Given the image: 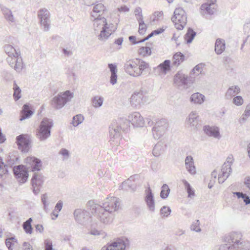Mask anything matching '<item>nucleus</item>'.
<instances>
[{
	"instance_id": "5701e85b",
	"label": "nucleus",
	"mask_w": 250,
	"mask_h": 250,
	"mask_svg": "<svg viewBox=\"0 0 250 250\" xmlns=\"http://www.w3.org/2000/svg\"><path fill=\"white\" fill-rule=\"evenodd\" d=\"M167 148L166 144L162 141L158 142L153 149V154L155 157H159L162 154Z\"/></svg>"
},
{
	"instance_id": "72a5a7b5",
	"label": "nucleus",
	"mask_w": 250,
	"mask_h": 250,
	"mask_svg": "<svg viewBox=\"0 0 250 250\" xmlns=\"http://www.w3.org/2000/svg\"><path fill=\"white\" fill-rule=\"evenodd\" d=\"M204 99L205 96L199 93H195L191 96L190 101L194 104H201L204 102Z\"/></svg>"
},
{
	"instance_id": "6e6d98bb",
	"label": "nucleus",
	"mask_w": 250,
	"mask_h": 250,
	"mask_svg": "<svg viewBox=\"0 0 250 250\" xmlns=\"http://www.w3.org/2000/svg\"><path fill=\"white\" fill-rule=\"evenodd\" d=\"M90 234L93 235H102L103 238H104L105 236L104 234V232L103 231H99L96 229H92L90 231Z\"/></svg>"
},
{
	"instance_id": "09e8293b",
	"label": "nucleus",
	"mask_w": 250,
	"mask_h": 250,
	"mask_svg": "<svg viewBox=\"0 0 250 250\" xmlns=\"http://www.w3.org/2000/svg\"><path fill=\"white\" fill-rule=\"evenodd\" d=\"M171 210L167 206H163L160 209V214L163 217H167L170 214Z\"/></svg>"
},
{
	"instance_id": "cd10ccee",
	"label": "nucleus",
	"mask_w": 250,
	"mask_h": 250,
	"mask_svg": "<svg viewBox=\"0 0 250 250\" xmlns=\"http://www.w3.org/2000/svg\"><path fill=\"white\" fill-rule=\"evenodd\" d=\"M108 68L110 69L111 72V76L110 78V83L114 85L117 83V66L115 64L109 63L108 65Z\"/></svg>"
},
{
	"instance_id": "c9c22d12",
	"label": "nucleus",
	"mask_w": 250,
	"mask_h": 250,
	"mask_svg": "<svg viewBox=\"0 0 250 250\" xmlns=\"http://www.w3.org/2000/svg\"><path fill=\"white\" fill-rule=\"evenodd\" d=\"M196 35V32H195L191 28H188L187 32L185 34L184 37L187 43H191Z\"/></svg>"
},
{
	"instance_id": "393cba45",
	"label": "nucleus",
	"mask_w": 250,
	"mask_h": 250,
	"mask_svg": "<svg viewBox=\"0 0 250 250\" xmlns=\"http://www.w3.org/2000/svg\"><path fill=\"white\" fill-rule=\"evenodd\" d=\"M185 165L186 169L191 174L196 173V168L194 165L193 158L191 156H188L185 159Z\"/></svg>"
},
{
	"instance_id": "2eb2a0df",
	"label": "nucleus",
	"mask_w": 250,
	"mask_h": 250,
	"mask_svg": "<svg viewBox=\"0 0 250 250\" xmlns=\"http://www.w3.org/2000/svg\"><path fill=\"white\" fill-rule=\"evenodd\" d=\"M9 65L14 68L18 72H20L22 69L23 62L21 57L19 56H9L6 59Z\"/></svg>"
},
{
	"instance_id": "0eeeda50",
	"label": "nucleus",
	"mask_w": 250,
	"mask_h": 250,
	"mask_svg": "<svg viewBox=\"0 0 250 250\" xmlns=\"http://www.w3.org/2000/svg\"><path fill=\"white\" fill-rule=\"evenodd\" d=\"M173 82L179 88H188L192 84V82L187 75L181 72H178L174 76Z\"/></svg>"
},
{
	"instance_id": "49530a36",
	"label": "nucleus",
	"mask_w": 250,
	"mask_h": 250,
	"mask_svg": "<svg viewBox=\"0 0 250 250\" xmlns=\"http://www.w3.org/2000/svg\"><path fill=\"white\" fill-rule=\"evenodd\" d=\"M84 120V118L81 114L74 116L73 118L72 124L74 126H77L81 124Z\"/></svg>"
},
{
	"instance_id": "a878e982",
	"label": "nucleus",
	"mask_w": 250,
	"mask_h": 250,
	"mask_svg": "<svg viewBox=\"0 0 250 250\" xmlns=\"http://www.w3.org/2000/svg\"><path fill=\"white\" fill-rule=\"evenodd\" d=\"M142 100L143 93L142 92H134L131 97L130 103L133 106L136 107L140 105L142 102Z\"/></svg>"
},
{
	"instance_id": "a18cd8bd",
	"label": "nucleus",
	"mask_w": 250,
	"mask_h": 250,
	"mask_svg": "<svg viewBox=\"0 0 250 250\" xmlns=\"http://www.w3.org/2000/svg\"><path fill=\"white\" fill-rule=\"evenodd\" d=\"M14 94H13V97L14 98V99L16 101L19 100L21 97V90L20 88V87L16 84L15 82L14 83Z\"/></svg>"
},
{
	"instance_id": "4c0bfd02",
	"label": "nucleus",
	"mask_w": 250,
	"mask_h": 250,
	"mask_svg": "<svg viewBox=\"0 0 250 250\" xmlns=\"http://www.w3.org/2000/svg\"><path fill=\"white\" fill-rule=\"evenodd\" d=\"M32 221V218H29L22 224L23 229L26 233L31 234L32 232L33 228L31 225Z\"/></svg>"
},
{
	"instance_id": "412c9836",
	"label": "nucleus",
	"mask_w": 250,
	"mask_h": 250,
	"mask_svg": "<svg viewBox=\"0 0 250 250\" xmlns=\"http://www.w3.org/2000/svg\"><path fill=\"white\" fill-rule=\"evenodd\" d=\"M187 124L193 129L197 128L198 123V115L196 111L191 112L187 121Z\"/></svg>"
},
{
	"instance_id": "4d7b16f0",
	"label": "nucleus",
	"mask_w": 250,
	"mask_h": 250,
	"mask_svg": "<svg viewBox=\"0 0 250 250\" xmlns=\"http://www.w3.org/2000/svg\"><path fill=\"white\" fill-rule=\"evenodd\" d=\"M47 199V196L46 193H45L42 195L41 200L43 205L44 209L45 211L47 210V203H46Z\"/></svg>"
},
{
	"instance_id": "e433bc0d",
	"label": "nucleus",
	"mask_w": 250,
	"mask_h": 250,
	"mask_svg": "<svg viewBox=\"0 0 250 250\" xmlns=\"http://www.w3.org/2000/svg\"><path fill=\"white\" fill-rule=\"evenodd\" d=\"M5 52L8 56H19L20 52H18L17 50L11 45L6 44L4 47Z\"/></svg>"
},
{
	"instance_id": "79ce46f5",
	"label": "nucleus",
	"mask_w": 250,
	"mask_h": 250,
	"mask_svg": "<svg viewBox=\"0 0 250 250\" xmlns=\"http://www.w3.org/2000/svg\"><path fill=\"white\" fill-rule=\"evenodd\" d=\"M235 194L238 198H242L246 205L250 204V197L246 193L240 192H235Z\"/></svg>"
},
{
	"instance_id": "f704fd0d",
	"label": "nucleus",
	"mask_w": 250,
	"mask_h": 250,
	"mask_svg": "<svg viewBox=\"0 0 250 250\" xmlns=\"http://www.w3.org/2000/svg\"><path fill=\"white\" fill-rule=\"evenodd\" d=\"M173 60L172 64L174 66H178L181 62H184L185 56L181 52H177L174 55Z\"/></svg>"
},
{
	"instance_id": "f3484780",
	"label": "nucleus",
	"mask_w": 250,
	"mask_h": 250,
	"mask_svg": "<svg viewBox=\"0 0 250 250\" xmlns=\"http://www.w3.org/2000/svg\"><path fill=\"white\" fill-rule=\"evenodd\" d=\"M27 164L29 165V167L32 171H39L42 166V161L34 157H29L26 159Z\"/></svg>"
},
{
	"instance_id": "9d476101",
	"label": "nucleus",
	"mask_w": 250,
	"mask_h": 250,
	"mask_svg": "<svg viewBox=\"0 0 250 250\" xmlns=\"http://www.w3.org/2000/svg\"><path fill=\"white\" fill-rule=\"evenodd\" d=\"M31 140L28 134H22L16 137V143L18 148L22 152H27L29 149Z\"/></svg>"
},
{
	"instance_id": "5fc2aeb1",
	"label": "nucleus",
	"mask_w": 250,
	"mask_h": 250,
	"mask_svg": "<svg viewBox=\"0 0 250 250\" xmlns=\"http://www.w3.org/2000/svg\"><path fill=\"white\" fill-rule=\"evenodd\" d=\"M45 250H53L52 243L50 240L46 239L44 241Z\"/></svg>"
},
{
	"instance_id": "de8ad7c7",
	"label": "nucleus",
	"mask_w": 250,
	"mask_h": 250,
	"mask_svg": "<svg viewBox=\"0 0 250 250\" xmlns=\"http://www.w3.org/2000/svg\"><path fill=\"white\" fill-rule=\"evenodd\" d=\"M92 102L94 107H99L102 105L103 99L101 97L95 96L92 99Z\"/></svg>"
},
{
	"instance_id": "f8f14e48",
	"label": "nucleus",
	"mask_w": 250,
	"mask_h": 250,
	"mask_svg": "<svg viewBox=\"0 0 250 250\" xmlns=\"http://www.w3.org/2000/svg\"><path fill=\"white\" fill-rule=\"evenodd\" d=\"M125 71L129 75L133 77L140 76V70L138 69L137 59L135 61L129 60L124 65Z\"/></svg>"
},
{
	"instance_id": "7c9ffc66",
	"label": "nucleus",
	"mask_w": 250,
	"mask_h": 250,
	"mask_svg": "<svg viewBox=\"0 0 250 250\" xmlns=\"http://www.w3.org/2000/svg\"><path fill=\"white\" fill-rule=\"evenodd\" d=\"M0 7L5 18L9 21L14 22V18L11 11L2 4H0Z\"/></svg>"
},
{
	"instance_id": "7ed1b4c3",
	"label": "nucleus",
	"mask_w": 250,
	"mask_h": 250,
	"mask_svg": "<svg viewBox=\"0 0 250 250\" xmlns=\"http://www.w3.org/2000/svg\"><path fill=\"white\" fill-rule=\"evenodd\" d=\"M224 241L227 243L221 245L219 250H242L246 245L242 233L240 232L229 233L224 237Z\"/></svg>"
},
{
	"instance_id": "bf43d9fd",
	"label": "nucleus",
	"mask_w": 250,
	"mask_h": 250,
	"mask_svg": "<svg viewBox=\"0 0 250 250\" xmlns=\"http://www.w3.org/2000/svg\"><path fill=\"white\" fill-rule=\"evenodd\" d=\"M229 177L227 176H223L222 175V174H219L218 175V182L220 184H222Z\"/></svg>"
},
{
	"instance_id": "a211bd4d",
	"label": "nucleus",
	"mask_w": 250,
	"mask_h": 250,
	"mask_svg": "<svg viewBox=\"0 0 250 250\" xmlns=\"http://www.w3.org/2000/svg\"><path fill=\"white\" fill-rule=\"evenodd\" d=\"M125 247L126 245L124 241L119 239L107 246H104L101 250H125Z\"/></svg>"
},
{
	"instance_id": "aec40b11",
	"label": "nucleus",
	"mask_w": 250,
	"mask_h": 250,
	"mask_svg": "<svg viewBox=\"0 0 250 250\" xmlns=\"http://www.w3.org/2000/svg\"><path fill=\"white\" fill-rule=\"evenodd\" d=\"M201 13L205 16L207 19H208V16H211L215 12L216 7L212 6L208 3L203 4L200 7Z\"/></svg>"
},
{
	"instance_id": "c03bdc74",
	"label": "nucleus",
	"mask_w": 250,
	"mask_h": 250,
	"mask_svg": "<svg viewBox=\"0 0 250 250\" xmlns=\"http://www.w3.org/2000/svg\"><path fill=\"white\" fill-rule=\"evenodd\" d=\"M8 172L7 165L4 164L2 158L0 156V176L2 177L3 175L8 174Z\"/></svg>"
},
{
	"instance_id": "4468645a",
	"label": "nucleus",
	"mask_w": 250,
	"mask_h": 250,
	"mask_svg": "<svg viewBox=\"0 0 250 250\" xmlns=\"http://www.w3.org/2000/svg\"><path fill=\"white\" fill-rule=\"evenodd\" d=\"M74 216L76 221L82 225H85L90 220V213L81 208H77L74 212Z\"/></svg>"
},
{
	"instance_id": "e2e57ef3",
	"label": "nucleus",
	"mask_w": 250,
	"mask_h": 250,
	"mask_svg": "<svg viewBox=\"0 0 250 250\" xmlns=\"http://www.w3.org/2000/svg\"><path fill=\"white\" fill-rule=\"evenodd\" d=\"M23 250H32V246L27 242H24L23 244Z\"/></svg>"
},
{
	"instance_id": "0e129e2a",
	"label": "nucleus",
	"mask_w": 250,
	"mask_h": 250,
	"mask_svg": "<svg viewBox=\"0 0 250 250\" xmlns=\"http://www.w3.org/2000/svg\"><path fill=\"white\" fill-rule=\"evenodd\" d=\"M243 115L245 116L246 117H248L250 116V104H249L246 106Z\"/></svg>"
},
{
	"instance_id": "69168bd1",
	"label": "nucleus",
	"mask_w": 250,
	"mask_h": 250,
	"mask_svg": "<svg viewBox=\"0 0 250 250\" xmlns=\"http://www.w3.org/2000/svg\"><path fill=\"white\" fill-rule=\"evenodd\" d=\"M165 29L163 28H160L157 29L153 30L152 32L154 36L158 35L163 33Z\"/></svg>"
},
{
	"instance_id": "774afa93",
	"label": "nucleus",
	"mask_w": 250,
	"mask_h": 250,
	"mask_svg": "<svg viewBox=\"0 0 250 250\" xmlns=\"http://www.w3.org/2000/svg\"><path fill=\"white\" fill-rule=\"evenodd\" d=\"M146 25L145 26H141L139 25V33L141 35H144L146 31Z\"/></svg>"
},
{
	"instance_id": "4be33fe9",
	"label": "nucleus",
	"mask_w": 250,
	"mask_h": 250,
	"mask_svg": "<svg viewBox=\"0 0 250 250\" xmlns=\"http://www.w3.org/2000/svg\"><path fill=\"white\" fill-rule=\"evenodd\" d=\"M105 21L106 20L104 19L102 21L103 23L102 25L103 26L100 34L99 36V39L101 41H105L107 40L112 33V32H109V27L107 26V23L105 22Z\"/></svg>"
},
{
	"instance_id": "20e7f679",
	"label": "nucleus",
	"mask_w": 250,
	"mask_h": 250,
	"mask_svg": "<svg viewBox=\"0 0 250 250\" xmlns=\"http://www.w3.org/2000/svg\"><path fill=\"white\" fill-rule=\"evenodd\" d=\"M53 126V121L47 118H44L41 122L39 128L37 129L36 136L40 141H44L50 137L51 129Z\"/></svg>"
},
{
	"instance_id": "423d86ee",
	"label": "nucleus",
	"mask_w": 250,
	"mask_h": 250,
	"mask_svg": "<svg viewBox=\"0 0 250 250\" xmlns=\"http://www.w3.org/2000/svg\"><path fill=\"white\" fill-rule=\"evenodd\" d=\"M171 21L174 23L175 27L178 30H181L184 28L187 20L186 12L183 8L179 7L175 10Z\"/></svg>"
},
{
	"instance_id": "9b49d317",
	"label": "nucleus",
	"mask_w": 250,
	"mask_h": 250,
	"mask_svg": "<svg viewBox=\"0 0 250 250\" xmlns=\"http://www.w3.org/2000/svg\"><path fill=\"white\" fill-rule=\"evenodd\" d=\"M13 171L15 177L19 179L20 183H24L26 182L28 173L26 168L24 166H15L13 167Z\"/></svg>"
},
{
	"instance_id": "473e14b6",
	"label": "nucleus",
	"mask_w": 250,
	"mask_h": 250,
	"mask_svg": "<svg viewBox=\"0 0 250 250\" xmlns=\"http://www.w3.org/2000/svg\"><path fill=\"white\" fill-rule=\"evenodd\" d=\"M231 165V162H229V160L225 162L222 166L220 174H222L223 176L226 175L229 177L232 171Z\"/></svg>"
},
{
	"instance_id": "3c124183",
	"label": "nucleus",
	"mask_w": 250,
	"mask_h": 250,
	"mask_svg": "<svg viewBox=\"0 0 250 250\" xmlns=\"http://www.w3.org/2000/svg\"><path fill=\"white\" fill-rule=\"evenodd\" d=\"M232 102L234 104L240 106L243 104L244 101L241 96H237L233 98Z\"/></svg>"
},
{
	"instance_id": "f03ea898",
	"label": "nucleus",
	"mask_w": 250,
	"mask_h": 250,
	"mask_svg": "<svg viewBox=\"0 0 250 250\" xmlns=\"http://www.w3.org/2000/svg\"><path fill=\"white\" fill-rule=\"evenodd\" d=\"M128 120L124 118H118L114 120L109 126V133L111 138H117L121 136V130L126 132L130 127V123L134 126L143 127L145 125V121L141 114L134 112L130 114Z\"/></svg>"
},
{
	"instance_id": "6e6552de",
	"label": "nucleus",
	"mask_w": 250,
	"mask_h": 250,
	"mask_svg": "<svg viewBox=\"0 0 250 250\" xmlns=\"http://www.w3.org/2000/svg\"><path fill=\"white\" fill-rule=\"evenodd\" d=\"M168 123L165 119H161L158 121L152 128V133L155 139H159L166 132L168 127Z\"/></svg>"
},
{
	"instance_id": "c85d7f7f",
	"label": "nucleus",
	"mask_w": 250,
	"mask_h": 250,
	"mask_svg": "<svg viewBox=\"0 0 250 250\" xmlns=\"http://www.w3.org/2000/svg\"><path fill=\"white\" fill-rule=\"evenodd\" d=\"M226 43L225 41L221 39H217L215 43V51L218 55L221 54L225 50Z\"/></svg>"
},
{
	"instance_id": "8fccbe9b",
	"label": "nucleus",
	"mask_w": 250,
	"mask_h": 250,
	"mask_svg": "<svg viewBox=\"0 0 250 250\" xmlns=\"http://www.w3.org/2000/svg\"><path fill=\"white\" fill-rule=\"evenodd\" d=\"M139 53L144 56L147 55H150L151 51L150 48L148 46L141 47L139 49Z\"/></svg>"
},
{
	"instance_id": "58836bf2",
	"label": "nucleus",
	"mask_w": 250,
	"mask_h": 250,
	"mask_svg": "<svg viewBox=\"0 0 250 250\" xmlns=\"http://www.w3.org/2000/svg\"><path fill=\"white\" fill-rule=\"evenodd\" d=\"M138 69L140 70V76L142 75L143 71L148 68L149 64L144 61L137 59Z\"/></svg>"
},
{
	"instance_id": "603ef678",
	"label": "nucleus",
	"mask_w": 250,
	"mask_h": 250,
	"mask_svg": "<svg viewBox=\"0 0 250 250\" xmlns=\"http://www.w3.org/2000/svg\"><path fill=\"white\" fill-rule=\"evenodd\" d=\"M203 64L202 63H200L196 65L192 69V72H191V75H192V73H195L196 72L198 73L197 75H198L199 74L201 73L203 70Z\"/></svg>"
},
{
	"instance_id": "1a4fd4ad",
	"label": "nucleus",
	"mask_w": 250,
	"mask_h": 250,
	"mask_svg": "<svg viewBox=\"0 0 250 250\" xmlns=\"http://www.w3.org/2000/svg\"><path fill=\"white\" fill-rule=\"evenodd\" d=\"M38 17L40 20V23L43 27L44 31L49 30L50 25V14L46 8H41L38 12Z\"/></svg>"
},
{
	"instance_id": "864d4df0",
	"label": "nucleus",
	"mask_w": 250,
	"mask_h": 250,
	"mask_svg": "<svg viewBox=\"0 0 250 250\" xmlns=\"http://www.w3.org/2000/svg\"><path fill=\"white\" fill-rule=\"evenodd\" d=\"M199 220H196L194 222L191 226V229L196 232L201 231V229L199 228Z\"/></svg>"
},
{
	"instance_id": "680f3d73",
	"label": "nucleus",
	"mask_w": 250,
	"mask_h": 250,
	"mask_svg": "<svg viewBox=\"0 0 250 250\" xmlns=\"http://www.w3.org/2000/svg\"><path fill=\"white\" fill-rule=\"evenodd\" d=\"M5 244L9 250H13L12 248V246L14 245L13 242L10 240L9 241V239H6L5 241Z\"/></svg>"
},
{
	"instance_id": "39448f33",
	"label": "nucleus",
	"mask_w": 250,
	"mask_h": 250,
	"mask_svg": "<svg viewBox=\"0 0 250 250\" xmlns=\"http://www.w3.org/2000/svg\"><path fill=\"white\" fill-rule=\"evenodd\" d=\"M73 97V93L69 90H66L63 92H61L55 96L51 101V105L55 109H60Z\"/></svg>"
},
{
	"instance_id": "a19ab883",
	"label": "nucleus",
	"mask_w": 250,
	"mask_h": 250,
	"mask_svg": "<svg viewBox=\"0 0 250 250\" xmlns=\"http://www.w3.org/2000/svg\"><path fill=\"white\" fill-rule=\"evenodd\" d=\"M170 192V189L167 185L165 184L161 188V191L160 192V197L162 199H166Z\"/></svg>"
},
{
	"instance_id": "bb28decb",
	"label": "nucleus",
	"mask_w": 250,
	"mask_h": 250,
	"mask_svg": "<svg viewBox=\"0 0 250 250\" xmlns=\"http://www.w3.org/2000/svg\"><path fill=\"white\" fill-rule=\"evenodd\" d=\"M33 114L30 106L27 104L23 105L22 110L21 111L20 120L22 121L26 119L30 118Z\"/></svg>"
},
{
	"instance_id": "338daca9",
	"label": "nucleus",
	"mask_w": 250,
	"mask_h": 250,
	"mask_svg": "<svg viewBox=\"0 0 250 250\" xmlns=\"http://www.w3.org/2000/svg\"><path fill=\"white\" fill-rule=\"evenodd\" d=\"M217 175V172L215 170H214L211 173V180L210 182L212 181L213 182V183L215 182V180L216 178Z\"/></svg>"
},
{
	"instance_id": "13d9d810",
	"label": "nucleus",
	"mask_w": 250,
	"mask_h": 250,
	"mask_svg": "<svg viewBox=\"0 0 250 250\" xmlns=\"http://www.w3.org/2000/svg\"><path fill=\"white\" fill-rule=\"evenodd\" d=\"M59 154L66 157V158H68L69 156V151L65 148H62L59 152Z\"/></svg>"
},
{
	"instance_id": "052dcab7",
	"label": "nucleus",
	"mask_w": 250,
	"mask_h": 250,
	"mask_svg": "<svg viewBox=\"0 0 250 250\" xmlns=\"http://www.w3.org/2000/svg\"><path fill=\"white\" fill-rule=\"evenodd\" d=\"M62 202L61 200L59 201L55 206V210H57L58 212L60 211L62 208Z\"/></svg>"
},
{
	"instance_id": "6ab92c4d",
	"label": "nucleus",
	"mask_w": 250,
	"mask_h": 250,
	"mask_svg": "<svg viewBox=\"0 0 250 250\" xmlns=\"http://www.w3.org/2000/svg\"><path fill=\"white\" fill-rule=\"evenodd\" d=\"M104 7L102 3H98L95 5L93 8V10L91 12V17L93 19H91V20L96 21V22H98L99 20H101L99 17L102 15L103 11H104Z\"/></svg>"
},
{
	"instance_id": "2f4dec72",
	"label": "nucleus",
	"mask_w": 250,
	"mask_h": 250,
	"mask_svg": "<svg viewBox=\"0 0 250 250\" xmlns=\"http://www.w3.org/2000/svg\"><path fill=\"white\" fill-rule=\"evenodd\" d=\"M136 186L128 180L123 182L122 184L120 186L121 189L130 191H134L136 190Z\"/></svg>"
},
{
	"instance_id": "37998d69",
	"label": "nucleus",
	"mask_w": 250,
	"mask_h": 250,
	"mask_svg": "<svg viewBox=\"0 0 250 250\" xmlns=\"http://www.w3.org/2000/svg\"><path fill=\"white\" fill-rule=\"evenodd\" d=\"M170 61L168 60H165L163 62L160 64L158 67L161 69V71L166 73L170 70Z\"/></svg>"
},
{
	"instance_id": "b1692460",
	"label": "nucleus",
	"mask_w": 250,
	"mask_h": 250,
	"mask_svg": "<svg viewBox=\"0 0 250 250\" xmlns=\"http://www.w3.org/2000/svg\"><path fill=\"white\" fill-rule=\"evenodd\" d=\"M204 131L209 136L213 137L215 138H219L220 137L219 130L217 127H211L209 125H206L204 127Z\"/></svg>"
},
{
	"instance_id": "dca6fc26",
	"label": "nucleus",
	"mask_w": 250,
	"mask_h": 250,
	"mask_svg": "<svg viewBox=\"0 0 250 250\" xmlns=\"http://www.w3.org/2000/svg\"><path fill=\"white\" fill-rule=\"evenodd\" d=\"M146 196L145 198V201L147 207L150 211L154 212L155 211V201L153 194L150 187L146 190Z\"/></svg>"
},
{
	"instance_id": "c756f323",
	"label": "nucleus",
	"mask_w": 250,
	"mask_h": 250,
	"mask_svg": "<svg viewBox=\"0 0 250 250\" xmlns=\"http://www.w3.org/2000/svg\"><path fill=\"white\" fill-rule=\"evenodd\" d=\"M240 92V89L239 86L235 85L229 87L227 90L225 95V98L227 100H229L232 96L238 94Z\"/></svg>"
},
{
	"instance_id": "ea45409f",
	"label": "nucleus",
	"mask_w": 250,
	"mask_h": 250,
	"mask_svg": "<svg viewBox=\"0 0 250 250\" xmlns=\"http://www.w3.org/2000/svg\"><path fill=\"white\" fill-rule=\"evenodd\" d=\"M182 182L188 193V197L190 198L193 197L195 196L194 190L191 188L190 184L186 180H183Z\"/></svg>"
},
{
	"instance_id": "ddd939ff",
	"label": "nucleus",
	"mask_w": 250,
	"mask_h": 250,
	"mask_svg": "<svg viewBox=\"0 0 250 250\" xmlns=\"http://www.w3.org/2000/svg\"><path fill=\"white\" fill-rule=\"evenodd\" d=\"M43 182L44 177L43 175L38 173H34L31 179V185L34 194L37 195L40 192V189Z\"/></svg>"
},
{
	"instance_id": "f257e3e1",
	"label": "nucleus",
	"mask_w": 250,
	"mask_h": 250,
	"mask_svg": "<svg viewBox=\"0 0 250 250\" xmlns=\"http://www.w3.org/2000/svg\"><path fill=\"white\" fill-rule=\"evenodd\" d=\"M92 213H95L101 222L108 224L111 222L109 215L117 210L119 207V199L116 197H107L102 205L96 204L94 201H89L86 204Z\"/></svg>"
}]
</instances>
